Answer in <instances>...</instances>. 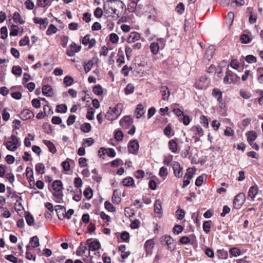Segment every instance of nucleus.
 <instances>
[{
	"mask_svg": "<svg viewBox=\"0 0 263 263\" xmlns=\"http://www.w3.org/2000/svg\"><path fill=\"white\" fill-rule=\"evenodd\" d=\"M246 201V195L243 193L237 194L234 199L233 206L235 209H240Z\"/></svg>",
	"mask_w": 263,
	"mask_h": 263,
	"instance_id": "1",
	"label": "nucleus"
},
{
	"mask_svg": "<svg viewBox=\"0 0 263 263\" xmlns=\"http://www.w3.org/2000/svg\"><path fill=\"white\" fill-rule=\"evenodd\" d=\"M177 105H174L171 106L170 108L166 107L165 108H161L159 110L160 113L167 112V114L173 113L175 115L180 116L184 115L183 112L178 108L176 107Z\"/></svg>",
	"mask_w": 263,
	"mask_h": 263,
	"instance_id": "2",
	"label": "nucleus"
},
{
	"mask_svg": "<svg viewBox=\"0 0 263 263\" xmlns=\"http://www.w3.org/2000/svg\"><path fill=\"white\" fill-rule=\"evenodd\" d=\"M195 171V169L194 170L193 168H188L187 169V172L184 176V180L182 185L183 188H184L190 183V180L193 177Z\"/></svg>",
	"mask_w": 263,
	"mask_h": 263,
	"instance_id": "3",
	"label": "nucleus"
},
{
	"mask_svg": "<svg viewBox=\"0 0 263 263\" xmlns=\"http://www.w3.org/2000/svg\"><path fill=\"white\" fill-rule=\"evenodd\" d=\"M87 243L89 247L88 255L90 254V251H96L99 250L101 247V245L98 240L96 239L91 241V239H88L87 240Z\"/></svg>",
	"mask_w": 263,
	"mask_h": 263,
	"instance_id": "4",
	"label": "nucleus"
},
{
	"mask_svg": "<svg viewBox=\"0 0 263 263\" xmlns=\"http://www.w3.org/2000/svg\"><path fill=\"white\" fill-rule=\"evenodd\" d=\"M106 154L109 157L112 158L116 156V152L113 148H108L106 149L104 147H101L99 149L98 151L99 156L101 157L102 156H104Z\"/></svg>",
	"mask_w": 263,
	"mask_h": 263,
	"instance_id": "5",
	"label": "nucleus"
},
{
	"mask_svg": "<svg viewBox=\"0 0 263 263\" xmlns=\"http://www.w3.org/2000/svg\"><path fill=\"white\" fill-rule=\"evenodd\" d=\"M172 167L174 171V175L177 178H180L182 176V167H181L180 163L177 161H174L172 163Z\"/></svg>",
	"mask_w": 263,
	"mask_h": 263,
	"instance_id": "6",
	"label": "nucleus"
},
{
	"mask_svg": "<svg viewBox=\"0 0 263 263\" xmlns=\"http://www.w3.org/2000/svg\"><path fill=\"white\" fill-rule=\"evenodd\" d=\"M122 109L123 105L121 103H118L114 107H109L107 113L110 115L113 114L115 115H120L122 113Z\"/></svg>",
	"mask_w": 263,
	"mask_h": 263,
	"instance_id": "7",
	"label": "nucleus"
},
{
	"mask_svg": "<svg viewBox=\"0 0 263 263\" xmlns=\"http://www.w3.org/2000/svg\"><path fill=\"white\" fill-rule=\"evenodd\" d=\"M155 245L154 240L153 239H151L146 241L144 245V248L145 250L146 256L150 255L152 253V249Z\"/></svg>",
	"mask_w": 263,
	"mask_h": 263,
	"instance_id": "8",
	"label": "nucleus"
},
{
	"mask_svg": "<svg viewBox=\"0 0 263 263\" xmlns=\"http://www.w3.org/2000/svg\"><path fill=\"white\" fill-rule=\"evenodd\" d=\"M90 34H87L86 35L83 39L82 41V43L86 46L88 45V48L90 49L94 47L96 45V41L94 38H92L91 39H90Z\"/></svg>",
	"mask_w": 263,
	"mask_h": 263,
	"instance_id": "9",
	"label": "nucleus"
},
{
	"mask_svg": "<svg viewBox=\"0 0 263 263\" xmlns=\"http://www.w3.org/2000/svg\"><path fill=\"white\" fill-rule=\"evenodd\" d=\"M139 143L137 140H134L129 142L128 144V151L133 154H137L139 149Z\"/></svg>",
	"mask_w": 263,
	"mask_h": 263,
	"instance_id": "10",
	"label": "nucleus"
},
{
	"mask_svg": "<svg viewBox=\"0 0 263 263\" xmlns=\"http://www.w3.org/2000/svg\"><path fill=\"white\" fill-rule=\"evenodd\" d=\"M234 77H237V76L232 71L228 70L226 72V76L223 79V82L225 84H231L234 81Z\"/></svg>",
	"mask_w": 263,
	"mask_h": 263,
	"instance_id": "11",
	"label": "nucleus"
},
{
	"mask_svg": "<svg viewBox=\"0 0 263 263\" xmlns=\"http://www.w3.org/2000/svg\"><path fill=\"white\" fill-rule=\"evenodd\" d=\"M133 122V120L130 116H124L120 121V125L124 128H128Z\"/></svg>",
	"mask_w": 263,
	"mask_h": 263,
	"instance_id": "12",
	"label": "nucleus"
},
{
	"mask_svg": "<svg viewBox=\"0 0 263 263\" xmlns=\"http://www.w3.org/2000/svg\"><path fill=\"white\" fill-rule=\"evenodd\" d=\"M55 211H56L58 218L60 220H63L65 218V213L66 208L61 205H58L55 206Z\"/></svg>",
	"mask_w": 263,
	"mask_h": 263,
	"instance_id": "13",
	"label": "nucleus"
},
{
	"mask_svg": "<svg viewBox=\"0 0 263 263\" xmlns=\"http://www.w3.org/2000/svg\"><path fill=\"white\" fill-rule=\"evenodd\" d=\"M33 21L35 24H39L40 25V28L42 29H45L48 24L47 18H42L40 17H34Z\"/></svg>",
	"mask_w": 263,
	"mask_h": 263,
	"instance_id": "14",
	"label": "nucleus"
},
{
	"mask_svg": "<svg viewBox=\"0 0 263 263\" xmlns=\"http://www.w3.org/2000/svg\"><path fill=\"white\" fill-rule=\"evenodd\" d=\"M121 192L119 190H115L112 196V201L114 204H119L121 201Z\"/></svg>",
	"mask_w": 263,
	"mask_h": 263,
	"instance_id": "15",
	"label": "nucleus"
},
{
	"mask_svg": "<svg viewBox=\"0 0 263 263\" xmlns=\"http://www.w3.org/2000/svg\"><path fill=\"white\" fill-rule=\"evenodd\" d=\"M215 51V47L214 45H210L206 49L204 55V58L207 59L208 61L212 58L213 55Z\"/></svg>",
	"mask_w": 263,
	"mask_h": 263,
	"instance_id": "16",
	"label": "nucleus"
},
{
	"mask_svg": "<svg viewBox=\"0 0 263 263\" xmlns=\"http://www.w3.org/2000/svg\"><path fill=\"white\" fill-rule=\"evenodd\" d=\"M43 94L47 97H51L53 95V91L51 86L49 85H45L42 88Z\"/></svg>",
	"mask_w": 263,
	"mask_h": 263,
	"instance_id": "17",
	"label": "nucleus"
},
{
	"mask_svg": "<svg viewBox=\"0 0 263 263\" xmlns=\"http://www.w3.org/2000/svg\"><path fill=\"white\" fill-rule=\"evenodd\" d=\"M53 189L57 192H60L62 191L63 189L62 182L61 180H57L52 183Z\"/></svg>",
	"mask_w": 263,
	"mask_h": 263,
	"instance_id": "18",
	"label": "nucleus"
},
{
	"mask_svg": "<svg viewBox=\"0 0 263 263\" xmlns=\"http://www.w3.org/2000/svg\"><path fill=\"white\" fill-rule=\"evenodd\" d=\"M146 112V107L142 104H139L137 105V108L135 111L136 115H144Z\"/></svg>",
	"mask_w": 263,
	"mask_h": 263,
	"instance_id": "19",
	"label": "nucleus"
},
{
	"mask_svg": "<svg viewBox=\"0 0 263 263\" xmlns=\"http://www.w3.org/2000/svg\"><path fill=\"white\" fill-rule=\"evenodd\" d=\"M43 142L44 144L48 147L49 151L50 153H52L53 154H55L56 153V148L52 142H51L50 141L47 140H44Z\"/></svg>",
	"mask_w": 263,
	"mask_h": 263,
	"instance_id": "20",
	"label": "nucleus"
},
{
	"mask_svg": "<svg viewBox=\"0 0 263 263\" xmlns=\"http://www.w3.org/2000/svg\"><path fill=\"white\" fill-rule=\"evenodd\" d=\"M160 91L163 100L168 99L170 97V93L167 87L163 86L161 87Z\"/></svg>",
	"mask_w": 263,
	"mask_h": 263,
	"instance_id": "21",
	"label": "nucleus"
},
{
	"mask_svg": "<svg viewBox=\"0 0 263 263\" xmlns=\"http://www.w3.org/2000/svg\"><path fill=\"white\" fill-rule=\"evenodd\" d=\"M149 49H150L151 52L153 54H156L157 53H158V52L160 49V47L158 45V42H154L150 44Z\"/></svg>",
	"mask_w": 263,
	"mask_h": 263,
	"instance_id": "22",
	"label": "nucleus"
},
{
	"mask_svg": "<svg viewBox=\"0 0 263 263\" xmlns=\"http://www.w3.org/2000/svg\"><path fill=\"white\" fill-rule=\"evenodd\" d=\"M126 246L125 245H121L119 247V251L121 252V257L125 259L128 257V256L130 255V251H125Z\"/></svg>",
	"mask_w": 263,
	"mask_h": 263,
	"instance_id": "23",
	"label": "nucleus"
},
{
	"mask_svg": "<svg viewBox=\"0 0 263 263\" xmlns=\"http://www.w3.org/2000/svg\"><path fill=\"white\" fill-rule=\"evenodd\" d=\"M140 37V35L139 33L136 32H132L128 38V42H135V41H138Z\"/></svg>",
	"mask_w": 263,
	"mask_h": 263,
	"instance_id": "24",
	"label": "nucleus"
},
{
	"mask_svg": "<svg viewBox=\"0 0 263 263\" xmlns=\"http://www.w3.org/2000/svg\"><path fill=\"white\" fill-rule=\"evenodd\" d=\"M87 250V246L85 245H83V243L81 242L79 247L77 249L76 255L77 256H82L83 254L85 253Z\"/></svg>",
	"mask_w": 263,
	"mask_h": 263,
	"instance_id": "25",
	"label": "nucleus"
},
{
	"mask_svg": "<svg viewBox=\"0 0 263 263\" xmlns=\"http://www.w3.org/2000/svg\"><path fill=\"white\" fill-rule=\"evenodd\" d=\"M168 147L174 153L177 151V143L175 140L172 139L168 142Z\"/></svg>",
	"mask_w": 263,
	"mask_h": 263,
	"instance_id": "26",
	"label": "nucleus"
},
{
	"mask_svg": "<svg viewBox=\"0 0 263 263\" xmlns=\"http://www.w3.org/2000/svg\"><path fill=\"white\" fill-rule=\"evenodd\" d=\"M53 0H37V5L41 7H45L51 5ZM58 1V0H56Z\"/></svg>",
	"mask_w": 263,
	"mask_h": 263,
	"instance_id": "27",
	"label": "nucleus"
},
{
	"mask_svg": "<svg viewBox=\"0 0 263 263\" xmlns=\"http://www.w3.org/2000/svg\"><path fill=\"white\" fill-rule=\"evenodd\" d=\"M122 183L124 186L127 187L134 186V180L130 177H128L123 179Z\"/></svg>",
	"mask_w": 263,
	"mask_h": 263,
	"instance_id": "28",
	"label": "nucleus"
},
{
	"mask_svg": "<svg viewBox=\"0 0 263 263\" xmlns=\"http://www.w3.org/2000/svg\"><path fill=\"white\" fill-rule=\"evenodd\" d=\"M258 193V188L257 186H251L248 192V196L253 199Z\"/></svg>",
	"mask_w": 263,
	"mask_h": 263,
	"instance_id": "29",
	"label": "nucleus"
},
{
	"mask_svg": "<svg viewBox=\"0 0 263 263\" xmlns=\"http://www.w3.org/2000/svg\"><path fill=\"white\" fill-rule=\"evenodd\" d=\"M212 95L219 102L222 101V92L219 89L214 88L213 90Z\"/></svg>",
	"mask_w": 263,
	"mask_h": 263,
	"instance_id": "30",
	"label": "nucleus"
},
{
	"mask_svg": "<svg viewBox=\"0 0 263 263\" xmlns=\"http://www.w3.org/2000/svg\"><path fill=\"white\" fill-rule=\"evenodd\" d=\"M67 110V107L64 104H59L56 106L55 111L57 113L64 114Z\"/></svg>",
	"mask_w": 263,
	"mask_h": 263,
	"instance_id": "31",
	"label": "nucleus"
},
{
	"mask_svg": "<svg viewBox=\"0 0 263 263\" xmlns=\"http://www.w3.org/2000/svg\"><path fill=\"white\" fill-rule=\"evenodd\" d=\"M29 245H31L33 248L37 247L40 245L38 237L37 236H34L30 238Z\"/></svg>",
	"mask_w": 263,
	"mask_h": 263,
	"instance_id": "32",
	"label": "nucleus"
},
{
	"mask_svg": "<svg viewBox=\"0 0 263 263\" xmlns=\"http://www.w3.org/2000/svg\"><path fill=\"white\" fill-rule=\"evenodd\" d=\"M217 255L219 258L227 259L228 257V251L223 249L218 250L217 251Z\"/></svg>",
	"mask_w": 263,
	"mask_h": 263,
	"instance_id": "33",
	"label": "nucleus"
},
{
	"mask_svg": "<svg viewBox=\"0 0 263 263\" xmlns=\"http://www.w3.org/2000/svg\"><path fill=\"white\" fill-rule=\"evenodd\" d=\"M234 18V13L232 12H229L226 17L227 24L229 26H231L233 23Z\"/></svg>",
	"mask_w": 263,
	"mask_h": 263,
	"instance_id": "34",
	"label": "nucleus"
},
{
	"mask_svg": "<svg viewBox=\"0 0 263 263\" xmlns=\"http://www.w3.org/2000/svg\"><path fill=\"white\" fill-rule=\"evenodd\" d=\"M168 241L166 242L165 245L167 246V249L171 251H173L176 248V245L174 243V240L170 236V239H168Z\"/></svg>",
	"mask_w": 263,
	"mask_h": 263,
	"instance_id": "35",
	"label": "nucleus"
},
{
	"mask_svg": "<svg viewBox=\"0 0 263 263\" xmlns=\"http://www.w3.org/2000/svg\"><path fill=\"white\" fill-rule=\"evenodd\" d=\"M12 72L16 77H20L22 73V68L19 66H14L12 69Z\"/></svg>",
	"mask_w": 263,
	"mask_h": 263,
	"instance_id": "36",
	"label": "nucleus"
},
{
	"mask_svg": "<svg viewBox=\"0 0 263 263\" xmlns=\"http://www.w3.org/2000/svg\"><path fill=\"white\" fill-rule=\"evenodd\" d=\"M93 65V60H89L88 62L84 63V68L86 73L89 72L92 68Z\"/></svg>",
	"mask_w": 263,
	"mask_h": 263,
	"instance_id": "37",
	"label": "nucleus"
},
{
	"mask_svg": "<svg viewBox=\"0 0 263 263\" xmlns=\"http://www.w3.org/2000/svg\"><path fill=\"white\" fill-rule=\"evenodd\" d=\"M212 221L208 220L204 221L203 223V231L206 233H209L210 231V229L211 227Z\"/></svg>",
	"mask_w": 263,
	"mask_h": 263,
	"instance_id": "38",
	"label": "nucleus"
},
{
	"mask_svg": "<svg viewBox=\"0 0 263 263\" xmlns=\"http://www.w3.org/2000/svg\"><path fill=\"white\" fill-rule=\"evenodd\" d=\"M12 18L15 22H18L20 24H24L25 23V21L22 18L19 13L17 12H14Z\"/></svg>",
	"mask_w": 263,
	"mask_h": 263,
	"instance_id": "39",
	"label": "nucleus"
},
{
	"mask_svg": "<svg viewBox=\"0 0 263 263\" xmlns=\"http://www.w3.org/2000/svg\"><path fill=\"white\" fill-rule=\"evenodd\" d=\"M92 91L95 94L101 96L103 93V89L100 85L98 84L93 87Z\"/></svg>",
	"mask_w": 263,
	"mask_h": 263,
	"instance_id": "40",
	"label": "nucleus"
},
{
	"mask_svg": "<svg viewBox=\"0 0 263 263\" xmlns=\"http://www.w3.org/2000/svg\"><path fill=\"white\" fill-rule=\"evenodd\" d=\"M58 31L57 28L53 24H50L47 30L46 31V34L50 35L52 34L55 33Z\"/></svg>",
	"mask_w": 263,
	"mask_h": 263,
	"instance_id": "41",
	"label": "nucleus"
},
{
	"mask_svg": "<svg viewBox=\"0 0 263 263\" xmlns=\"http://www.w3.org/2000/svg\"><path fill=\"white\" fill-rule=\"evenodd\" d=\"M45 166L42 163H37L35 165V171L39 174H44Z\"/></svg>",
	"mask_w": 263,
	"mask_h": 263,
	"instance_id": "42",
	"label": "nucleus"
},
{
	"mask_svg": "<svg viewBox=\"0 0 263 263\" xmlns=\"http://www.w3.org/2000/svg\"><path fill=\"white\" fill-rule=\"evenodd\" d=\"M83 194L87 199H90L93 195L92 189L90 187H87L84 190Z\"/></svg>",
	"mask_w": 263,
	"mask_h": 263,
	"instance_id": "43",
	"label": "nucleus"
},
{
	"mask_svg": "<svg viewBox=\"0 0 263 263\" xmlns=\"http://www.w3.org/2000/svg\"><path fill=\"white\" fill-rule=\"evenodd\" d=\"M25 219H26L27 223L28 224V226H31L33 225L34 221V218H33V216L30 213H28L26 214V215L25 216Z\"/></svg>",
	"mask_w": 263,
	"mask_h": 263,
	"instance_id": "44",
	"label": "nucleus"
},
{
	"mask_svg": "<svg viewBox=\"0 0 263 263\" xmlns=\"http://www.w3.org/2000/svg\"><path fill=\"white\" fill-rule=\"evenodd\" d=\"M105 208L109 212H114L116 211V208L108 201L104 203Z\"/></svg>",
	"mask_w": 263,
	"mask_h": 263,
	"instance_id": "45",
	"label": "nucleus"
},
{
	"mask_svg": "<svg viewBox=\"0 0 263 263\" xmlns=\"http://www.w3.org/2000/svg\"><path fill=\"white\" fill-rule=\"evenodd\" d=\"M91 129V126L89 123H85L81 125V130L84 133H89Z\"/></svg>",
	"mask_w": 263,
	"mask_h": 263,
	"instance_id": "46",
	"label": "nucleus"
},
{
	"mask_svg": "<svg viewBox=\"0 0 263 263\" xmlns=\"http://www.w3.org/2000/svg\"><path fill=\"white\" fill-rule=\"evenodd\" d=\"M230 254L232 256L237 257L240 254V250L236 247L232 248L229 251Z\"/></svg>",
	"mask_w": 263,
	"mask_h": 263,
	"instance_id": "47",
	"label": "nucleus"
},
{
	"mask_svg": "<svg viewBox=\"0 0 263 263\" xmlns=\"http://www.w3.org/2000/svg\"><path fill=\"white\" fill-rule=\"evenodd\" d=\"M167 174L168 172L167 168L165 166L161 167L160 169L159 173V175H160V176L164 179L166 178V176H167Z\"/></svg>",
	"mask_w": 263,
	"mask_h": 263,
	"instance_id": "48",
	"label": "nucleus"
},
{
	"mask_svg": "<svg viewBox=\"0 0 263 263\" xmlns=\"http://www.w3.org/2000/svg\"><path fill=\"white\" fill-rule=\"evenodd\" d=\"M179 117V120L182 122L185 125H187L190 124L192 119L190 116H178Z\"/></svg>",
	"mask_w": 263,
	"mask_h": 263,
	"instance_id": "49",
	"label": "nucleus"
},
{
	"mask_svg": "<svg viewBox=\"0 0 263 263\" xmlns=\"http://www.w3.org/2000/svg\"><path fill=\"white\" fill-rule=\"evenodd\" d=\"M137 0L131 1L130 3L128 5V10L129 12H134L136 8Z\"/></svg>",
	"mask_w": 263,
	"mask_h": 263,
	"instance_id": "50",
	"label": "nucleus"
},
{
	"mask_svg": "<svg viewBox=\"0 0 263 263\" xmlns=\"http://www.w3.org/2000/svg\"><path fill=\"white\" fill-rule=\"evenodd\" d=\"M161 210V201L159 199H157L154 204V211L155 213H160Z\"/></svg>",
	"mask_w": 263,
	"mask_h": 263,
	"instance_id": "51",
	"label": "nucleus"
},
{
	"mask_svg": "<svg viewBox=\"0 0 263 263\" xmlns=\"http://www.w3.org/2000/svg\"><path fill=\"white\" fill-rule=\"evenodd\" d=\"M11 141H8L9 143H11V144H13V146H17V145H20V142L18 139L17 137L14 135H12L11 137Z\"/></svg>",
	"mask_w": 263,
	"mask_h": 263,
	"instance_id": "52",
	"label": "nucleus"
},
{
	"mask_svg": "<svg viewBox=\"0 0 263 263\" xmlns=\"http://www.w3.org/2000/svg\"><path fill=\"white\" fill-rule=\"evenodd\" d=\"M73 82V79L71 77L66 76L64 79V83L66 86H71Z\"/></svg>",
	"mask_w": 263,
	"mask_h": 263,
	"instance_id": "53",
	"label": "nucleus"
},
{
	"mask_svg": "<svg viewBox=\"0 0 263 263\" xmlns=\"http://www.w3.org/2000/svg\"><path fill=\"white\" fill-rule=\"evenodd\" d=\"M71 160L70 159L67 158L66 160L62 162V166L65 171H68L70 170V164L69 161Z\"/></svg>",
	"mask_w": 263,
	"mask_h": 263,
	"instance_id": "54",
	"label": "nucleus"
},
{
	"mask_svg": "<svg viewBox=\"0 0 263 263\" xmlns=\"http://www.w3.org/2000/svg\"><path fill=\"white\" fill-rule=\"evenodd\" d=\"M123 133L121 130L116 131L115 133V138L118 141H121L123 140Z\"/></svg>",
	"mask_w": 263,
	"mask_h": 263,
	"instance_id": "55",
	"label": "nucleus"
},
{
	"mask_svg": "<svg viewBox=\"0 0 263 263\" xmlns=\"http://www.w3.org/2000/svg\"><path fill=\"white\" fill-rule=\"evenodd\" d=\"M184 9H185V6L182 3H179L177 5L176 8V11L180 14H182L184 12Z\"/></svg>",
	"mask_w": 263,
	"mask_h": 263,
	"instance_id": "56",
	"label": "nucleus"
},
{
	"mask_svg": "<svg viewBox=\"0 0 263 263\" xmlns=\"http://www.w3.org/2000/svg\"><path fill=\"white\" fill-rule=\"evenodd\" d=\"M134 90V86L132 84H128L126 86L125 89V93L126 95H129L133 93Z\"/></svg>",
	"mask_w": 263,
	"mask_h": 263,
	"instance_id": "57",
	"label": "nucleus"
},
{
	"mask_svg": "<svg viewBox=\"0 0 263 263\" xmlns=\"http://www.w3.org/2000/svg\"><path fill=\"white\" fill-rule=\"evenodd\" d=\"M121 239L124 242H128L129 239V234L126 231H124L121 234Z\"/></svg>",
	"mask_w": 263,
	"mask_h": 263,
	"instance_id": "58",
	"label": "nucleus"
},
{
	"mask_svg": "<svg viewBox=\"0 0 263 263\" xmlns=\"http://www.w3.org/2000/svg\"><path fill=\"white\" fill-rule=\"evenodd\" d=\"M1 37L2 39H6L8 36V30L6 26L2 27L1 28Z\"/></svg>",
	"mask_w": 263,
	"mask_h": 263,
	"instance_id": "59",
	"label": "nucleus"
},
{
	"mask_svg": "<svg viewBox=\"0 0 263 263\" xmlns=\"http://www.w3.org/2000/svg\"><path fill=\"white\" fill-rule=\"evenodd\" d=\"M109 40L112 43H116L119 41V37L118 35L115 33H111L109 35Z\"/></svg>",
	"mask_w": 263,
	"mask_h": 263,
	"instance_id": "60",
	"label": "nucleus"
},
{
	"mask_svg": "<svg viewBox=\"0 0 263 263\" xmlns=\"http://www.w3.org/2000/svg\"><path fill=\"white\" fill-rule=\"evenodd\" d=\"M21 46L28 45L29 44V39L27 35L25 36L23 39H21L19 42Z\"/></svg>",
	"mask_w": 263,
	"mask_h": 263,
	"instance_id": "61",
	"label": "nucleus"
},
{
	"mask_svg": "<svg viewBox=\"0 0 263 263\" xmlns=\"http://www.w3.org/2000/svg\"><path fill=\"white\" fill-rule=\"evenodd\" d=\"M183 230V227L181 225L176 224L173 228V232L174 234H179Z\"/></svg>",
	"mask_w": 263,
	"mask_h": 263,
	"instance_id": "62",
	"label": "nucleus"
},
{
	"mask_svg": "<svg viewBox=\"0 0 263 263\" xmlns=\"http://www.w3.org/2000/svg\"><path fill=\"white\" fill-rule=\"evenodd\" d=\"M176 213L179 220H182L184 217L185 212L183 209L177 210Z\"/></svg>",
	"mask_w": 263,
	"mask_h": 263,
	"instance_id": "63",
	"label": "nucleus"
},
{
	"mask_svg": "<svg viewBox=\"0 0 263 263\" xmlns=\"http://www.w3.org/2000/svg\"><path fill=\"white\" fill-rule=\"evenodd\" d=\"M205 254L210 258H213L214 257V251L209 247H206L204 250Z\"/></svg>",
	"mask_w": 263,
	"mask_h": 263,
	"instance_id": "64",
	"label": "nucleus"
}]
</instances>
